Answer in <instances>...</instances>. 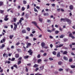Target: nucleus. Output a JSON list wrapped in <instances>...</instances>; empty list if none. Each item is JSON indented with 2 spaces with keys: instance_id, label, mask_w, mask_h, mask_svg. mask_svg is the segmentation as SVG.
Segmentation results:
<instances>
[{
  "instance_id": "f257e3e1",
  "label": "nucleus",
  "mask_w": 75,
  "mask_h": 75,
  "mask_svg": "<svg viewBox=\"0 0 75 75\" xmlns=\"http://www.w3.org/2000/svg\"><path fill=\"white\" fill-rule=\"evenodd\" d=\"M32 23L33 24H34L35 26H36V27L37 28H38V29H39V30L40 31H42V30H41L40 28V27H38V25H37V22H36L32 21Z\"/></svg>"
},
{
  "instance_id": "f03ea898",
  "label": "nucleus",
  "mask_w": 75,
  "mask_h": 75,
  "mask_svg": "<svg viewBox=\"0 0 75 75\" xmlns=\"http://www.w3.org/2000/svg\"><path fill=\"white\" fill-rule=\"evenodd\" d=\"M66 21L67 22L68 24H71V21L70 19L66 18Z\"/></svg>"
},
{
  "instance_id": "7ed1b4c3",
  "label": "nucleus",
  "mask_w": 75,
  "mask_h": 75,
  "mask_svg": "<svg viewBox=\"0 0 75 75\" xmlns=\"http://www.w3.org/2000/svg\"><path fill=\"white\" fill-rule=\"evenodd\" d=\"M28 53H29V55H33V50L31 49H29V50L28 51Z\"/></svg>"
},
{
  "instance_id": "20e7f679",
  "label": "nucleus",
  "mask_w": 75,
  "mask_h": 75,
  "mask_svg": "<svg viewBox=\"0 0 75 75\" xmlns=\"http://www.w3.org/2000/svg\"><path fill=\"white\" fill-rule=\"evenodd\" d=\"M13 24L14 25V30H15V31L16 30V29L17 28V25L16 24V23H13Z\"/></svg>"
},
{
  "instance_id": "39448f33",
  "label": "nucleus",
  "mask_w": 75,
  "mask_h": 75,
  "mask_svg": "<svg viewBox=\"0 0 75 75\" xmlns=\"http://www.w3.org/2000/svg\"><path fill=\"white\" fill-rule=\"evenodd\" d=\"M67 19V18H62L60 19L61 21H63L64 22H66V19Z\"/></svg>"
},
{
  "instance_id": "423d86ee",
  "label": "nucleus",
  "mask_w": 75,
  "mask_h": 75,
  "mask_svg": "<svg viewBox=\"0 0 75 75\" xmlns=\"http://www.w3.org/2000/svg\"><path fill=\"white\" fill-rule=\"evenodd\" d=\"M33 61L34 62V64L36 62V61H37V59H36V57H34L33 58Z\"/></svg>"
},
{
  "instance_id": "0eeeda50",
  "label": "nucleus",
  "mask_w": 75,
  "mask_h": 75,
  "mask_svg": "<svg viewBox=\"0 0 75 75\" xmlns=\"http://www.w3.org/2000/svg\"><path fill=\"white\" fill-rule=\"evenodd\" d=\"M44 66H43L42 67V66H40L39 67L40 69V71H42L43 70V69H44Z\"/></svg>"
},
{
  "instance_id": "6e6552de",
  "label": "nucleus",
  "mask_w": 75,
  "mask_h": 75,
  "mask_svg": "<svg viewBox=\"0 0 75 75\" xmlns=\"http://www.w3.org/2000/svg\"><path fill=\"white\" fill-rule=\"evenodd\" d=\"M73 7H74V6H73V5H71L70 6H69L70 10H73Z\"/></svg>"
},
{
  "instance_id": "1a4fd4ad",
  "label": "nucleus",
  "mask_w": 75,
  "mask_h": 75,
  "mask_svg": "<svg viewBox=\"0 0 75 75\" xmlns=\"http://www.w3.org/2000/svg\"><path fill=\"white\" fill-rule=\"evenodd\" d=\"M19 54H17L15 55V57L16 58H18L19 57Z\"/></svg>"
},
{
  "instance_id": "9d476101",
  "label": "nucleus",
  "mask_w": 75,
  "mask_h": 75,
  "mask_svg": "<svg viewBox=\"0 0 75 75\" xmlns=\"http://www.w3.org/2000/svg\"><path fill=\"white\" fill-rule=\"evenodd\" d=\"M62 64H63V62L61 61H59L58 62V64L59 65H62Z\"/></svg>"
},
{
  "instance_id": "9b49d317",
  "label": "nucleus",
  "mask_w": 75,
  "mask_h": 75,
  "mask_svg": "<svg viewBox=\"0 0 75 75\" xmlns=\"http://www.w3.org/2000/svg\"><path fill=\"white\" fill-rule=\"evenodd\" d=\"M3 5H4V3H3V2L0 1V6H3Z\"/></svg>"
},
{
  "instance_id": "f8f14e48",
  "label": "nucleus",
  "mask_w": 75,
  "mask_h": 75,
  "mask_svg": "<svg viewBox=\"0 0 75 75\" xmlns=\"http://www.w3.org/2000/svg\"><path fill=\"white\" fill-rule=\"evenodd\" d=\"M41 45L42 47H44L45 46V43L44 42H42L41 44Z\"/></svg>"
},
{
  "instance_id": "ddd939ff",
  "label": "nucleus",
  "mask_w": 75,
  "mask_h": 75,
  "mask_svg": "<svg viewBox=\"0 0 75 75\" xmlns=\"http://www.w3.org/2000/svg\"><path fill=\"white\" fill-rule=\"evenodd\" d=\"M63 59L64 60H65V61H68V58L66 57H63Z\"/></svg>"
},
{
  "instance_id": "4468645a",
  "label": "nucleus",
  "mask_w": 75,
  "mask_h": 75,
  "mask_svg": "<svg viewBox=\"0 0 75 75\" xmlns=\"http://www.w3.org/2000/svg\"><path fill=\"white\" fill-rule=\"evenodd\" d=\"M44 16H48L49 15V14H48V13H45L44 14H43Z\"/></svg>"
},
{
  "instance_id": "2eb2a0df",
  "label": "nucleus",
  "mask_w": 75,
  "mask_h": 75,
  "mask_svg": "<svg viewBox=\"0 0 75 75\" xmlns=\"http://www.w3.org/2000/svg\"><path fill=\"white\" fill-rule=\"evenodd\" d=\"M60 52H58L57 54V57H60Z\"/></svg>"
},
{
  "instance_id": "dca6fc26",
  "label": "nucleus",
  "mask_w": 75,
  "mask_h": 75,
  "mask_svg": "<svg viewBox=\"0 0 75 75\" xmlns=\"http://www.w3.org/2000/svg\"><path fill=\"white\" fill-rule=\"evenodd\" d=\"M22 32L23 34H24V33H26V31L25 30H23Z\"/></svg>"
},
{
  "instance_id": "f3484780",
  "label": "nucleus",
  "mask_w": 75,
  "mask_h": 75,
  "mask_svg": "<svg viewBox=\"0 0 75 75\" xmlns=\"http://www.w3.org/2000/svg\"><path fill=\"white\" fill-rule=\"evenodd\" d=\"M22 20H24V19L23 17L21 18V19L19 20V22H20V23H21V22H22Z\"/></svg>"
},
{
  "instance_id": "a211bd4d",
  "label": "nucleus",
  "mask_w": 75,
  "mask_h": 75,
  "mask_svg": "<svg viewBox=\"0 0 75 75\" xmlns=\"http://www.w3.org/2000/svg\"><path fill=\"white\" fill-rule=\"evenodd\" d=\"M5 47V45L4 44L2 45V46L1 47L0 49H1V48H4Z\"/></svg>"
},
{
  "instance_id": "6ab92c4d",
  "label": "nucleus",
  "mask_w": 75,
  "mask_h": 75,
  "mask_svg": "<svg viewBox=\"0 0 75 75\" xmlns=\"http://www.w3.org/2000/svg\"><path fill=\"white\" fill-rule=\"evenodd\" d=\"M13 37H14V35H10L9 36V38H10V39H11H11H12V38H13Z\"/></svg>"
},
{
  "instance_id": "aec40b11",
  "label": "nucleus",
  "mask_w": 75,
  "mask_h": 75,
  "mask_svg": "<svg viewBox=\"0 0 75 75\" xmlns=\"http://www.w3.org/2000/svg\"><path fill=\"white\" fill-rule=\"evenodd\" d=\"M42 20H43L42 19L40 18H39V21H40L41 23H42Z\"/></svg>"
},
{
  "instance_id": "412c9836",
  "label": "nucleus",
  "mask_w": 75,
  "mask_h": 75,
  "mask_svg": "<svg viewBox=\"0 0 75 75\" xmlns=\"http://www.w3.org/2000/svg\"><path fill=\"white\" fill-rule=\"evenodd\" d=\"M68 53V52H67V51H64L63 53V54L64 55H65V54H67V53Z\"/></svg>"
},
{
  "instance_id": "4be33fe9",
  "label": "nucleus",
  "mask_w": 75,
  "mask_h": 75,
  "mask_svg": "<svg viewBox=\"0 0 75 75\" xmlns=\"http://www.w3.org/2000/svg\"><path fill=\"white\" fill-rule=\"evenodd\" d=\"M25 17L26 18H27V19L29 17H28V15H27V14H26L25 15Z\"/></svg>"
},
{
  "instance_id": "5701e85b",
  "label": "nucleus",
  "mask_w": 75,
  "mask_h": 75,
  "mask_svg": "<svg viewBox=\"0 0 75 75\" xmlns=\"http://www.w3.org/2000/svg\"><path fill=\"white\" fill-rule=\"evenodd\" d=\"M47 23H51V21L50 19H47Z\"/></svg>"
},
{
  "instance_id": "b1692460",
  "label": "nucleus",
  "mask_w": 75,
  "mask_h": 75,
  "mask_svg": "<svg viewBox=\"0 0 75 75\" xmlns=\"http://www.w3.org/2000/svg\"><path fill=\"white\" fill-rule=\"evenodd\" d=\"M38 67V65L37 64H35V65L33 66V67L34 68H36V67Z\"/></svg>"
},
{
  "instance_id": "393cba45",
  "label": "nucleus",
  "mask_w": 75,
  "mask_h": 75,
  "mask_svg": "<svg viewBox=\"0 0 75 75\" xmlns=\"http://www.w3.org/2000/svg\"><path fill=\"white\" fill-rule=\"evenodd\" d=\"M64 37V35H62L60 36V38H63Z\"/></svg>"
},
{
  "instance_id": "a878e982",
  "label": "nucleus",
  "mask_w": 75,
  "mask_h": 75,
  "mask_svg": "<svg viewBox=\"0 0 75 75\" xmlns=\"http://www.w3.org/2000/svg\"><path fill=\"white\" fill-rule=\"evenodd\" d=\"M47 31L48 32H49V33H52V31L49 29L47 30Z\"/></svg>"
},
{
  "instance_id": "bb28decb",
  "label": "nucleus",
  "mask_w": 75,
  "mask_h": 75,
  "mask_svg": "<svg viewBox=\"0 0 75 75\" xmlns=\"http://www.w3.org/2000/svg\"><path fill=\"white\" fill-rule=\"evenodd\" d=\"M28 57H29V56H24V58H25V59L28 58Z\"/></svg>"
},
{
  "instance_id": "cd10ccee",
  "label": "nucleus",
  "mask_w": 75,
  "mask_h": 75,
  "mask_svg": "<svg viewBox=\"0 0 75 75\" xmlns=\"http://www.w3.org/2000/svg\"><path fill=\"white\" fill-rule=\"evenodd\" d=\"M27 30L28 31H30L31 29H30V28H27Z\"/></svg>"
},
{
  "instance_id": "c85d7f7f",
  "label": "nucleus",
  "mask_w": 75,
  "mask_h": 75,
  "mask_svg": "<svg viewBox=\"0 0 75 75\" xmlns=\"http://www.w3.org/2000/svg\"><path fill=\"white\" fill-rule=\"evenodd\" d=\"M4 10H0V12L1 14H3V13H4Z\"/></svg>"
},
{
  "instance_id": "c756f323",
  "label": "nucleus",
  "mask_w": 75,
  "mask_h": 75,
  "mask_svg": "<svg viewBox=\"0 0 75 75\" xmlns=\"http://www.w3.org/2000/svg\"><path fill=\"white\" fill-rule=\"evenodd\" d=\"M71 68H74L75 66H74V65H71L70 66Z\"/></svg>"
},
{
  "instance_id": "7c9ffc66",
  "label": "nucleus",
  "mask_w": 75,
  "mask_h": 75,
  "mask_svg": "<svg viewBox=\"0 0 75 75\" xmlns=\"http://www.w3.org/2000/svg\"><path fill=\"white\" fill-rule=\"evenodd\" d=\"M52 53L53 55H56V54H57V52L55 51L53 52Z\"/></svg>"
},
{
  "instance_id": "2f4dec72",
  "label": "nucleus",
  "mask_w": 75,
  "mask_h": 75,
  "mask_svg": "<svg viewBox=\"0 0 75 75\" xmlns=\"http://www.w3.org/2000/svg\"><path fill=\"white\" fill-rule=\"evenodd\" d=\"M25 68H26L25 69L26 72H28V69L27 67H25Z\"/></svg>"
},
{
  "instance_id": "473e14b6",
  "label": "nucleus",
  "mask_w": 75,
  "mask_h": 75,
  "mask_svg": "<svg viewBox=\"0 0 75 75\" xmlns=\"http://www.w3.org/2000/svg\"><path fill=\"white\" fill-rule=\"evenodd\" d=\"M69 62H72V59L70 58L69 60Z\"/></svg>"
},
{
  "instance_id": "72a5a7b5",
  "label": "nucleus",
  "mask_w": 75,
  "mask_h": 75,
  "mask_svg": "<svg viewBox=\"0 0 75 75\" xmlns=\"http://www.w3.org/2000/svg\"><path fill=\"white\" fill-rule=\"evenodd\" d=\"M21 63V60H20L18 62L17 64L18 65H20V64Z\"/></svg>"
},
{
  "instance_id": "f704fd0d",
  "label": "nucleus",
  "mask_w": 75,
  "mask_h": 75,
  "mask_svg": "<svg viewBox=\"0 0 75 75\" xmlns=\"http://www.w3.org/2000/svg\"><path fill=\"white\" fill-rule=\"evenodd\" d=\"M16 20H17V18H13V21H14L15 22H16Z\"/></svg>"
},
{
  "instance_id": "c9c22d12",
  "label": "nucleus",
  "mask_w": 75,
  "mask_h": 75,
  "mask_svg": "<svg viewBox=\"0 0 75 75\" xmlns=\"http://www.w3.org/2000/svg\"><path fill=\"white\" fill-rule=\"evenodd\" d=\"M23 4H27V1H26L24 0L23 1Z\"/></svg>"
},
{
  "instance_id": "e433bc0d",
  "label": "nucleus",
  "mask_w": 75,
  "mask_h": 75,
  "mask_svg": "<svg viewBox=\"0 0 75 75\" xmlns=\"http://www.w3.org/2000/svg\"><path fill=\"white\" fill-rule=\"evenodd\" d=\"M41 61V59H39L38 60V63H39V62H40Z\"/></svg>"
},
{
  "instance_id": "4c0bfd02",
  "label": "nucleus",
  "mask_w": 75,
  "mask_h": 75,
  "mask_svg": "<svg viewBox=\"0 0 75 75\" xmlns=\"http://www.w3.org/2000/svg\"><path fill=\"white\" fill-rule=\"evenodd\" d=\"M40 57H41V55L40 54H38L37 56V58H40Z\"/></svg>"
},
{
  "instance_id": "58836bf2",
  "label": "nucleus",
  "mask_w": 75,
  "mask_h": 75,
  "mask_svg": "<svg viewBox=\"0 0 75 75\" xmlns=\"http://www.w3.org/2000/svg\"><path fill=\"white\" fill-rule=\"evenodd\" d=\"M63 45H64L60 44V45H59V48H61V47H62V46H63Z\"/></svg>"
},
{
  "instance_id": "ea45409f",
  "label": "nucleus",
  "mask_w": 75,
  "mask_h": 75,
  "mask_svg": "<svg viewBox=\"0 0 75 75\" xmlns=\"http://www.w3.org/2000/svg\"><path fill=\"white\" fill-rule=\"evenodd\" d=\"M55 34H58V33H59V31L58 30H56L55 31Z\"/></svg>"
},
{
  "instance_id": "a19ab883",
  "label": "nucleus",
  "mask_w": 75,
  "mask_h": 75,
  "mask_svg": "<svg viewBox=\"0 0 75 75\" xmlns=\"http://www.w3.org/2000/svg\"><path fill=\"white\" fill-rule=\"evenodd\" d=\"M20 23L21 25L22 24V23H21H21H20V21H19L17 23V24L18 25H19V24H20Z\"/></svg>"
},
{
  "instance_id": "79ce46f5",
  "label": "nucleus",
  "mask_w": 75,
  "mask_h": 75,
  "mask_svg": "<svg viewBox=\"0 0 75 75\" xmlns=\"http://www.w3.org/2000/svg\"><path fill=\"white\" fill-rule=\"evenodd\" d=\"M64 42H66V41H68V40L66 38H64Z\"/></svg>"
},
{
  "instance_id": "37998d69",
  "label": "nucleus",
  "mask_w": 75,
  "mask_h": 75,
  "mask_svg": "<svg viewBox=\"0 0 75 75\" xmlns=\"http://www.w3.org/2000/svg\"><path fill=\"white\" fill-rule=\"evenodd\" d=\"M39 69V68H38V67H36L35 71H37Z\"/></svg>"
},
{
  "instance_id": "c03bdc74",
  "label": "nucleus",
  "mask_w": 75,
  "mask_h": 75,
  "mask_svg": "<svg viewBox=\"0 0 75 75\" xmlns=\"http://www.w3.org/2000/svg\"><path fill=\"white\" fill-rule=\"evenodd\" d=\"M17 50L18 52H20V51H21V50L20 49H17Z\"/></svg>"
},
{
  "instance_id": "a18cd8bd",
  "label": "nucleus",
  "mask_w": 75,
  "mask_h": 75,
  "mask_svg": "<svg viewBox=\"0 0 75 75\" xmlns=\"http://www.w3.org/2000/svg\"><path fill=\"white\" fill-rule=\"evenodd\" d=\"M15 60V58H13L11 60V61H14Z\"/></svg>"
},
{
  "instance_id": "49530a36",
  "label": "nucleus",
  "mask_w": 75,
  "mask_h": 75,
  "mask_svg": "<svg viewBox=\"0 0 75 75\" xmlns=\"http://www.w3.org/2000/svg\"><path fill=\"white\" fill-rule=\"evenodd\" d=\"M34 10L35 11L37 12V13H38V11H37V9L35 8H34Z\"/></svg>"
},
{
  "instance_id": "de8ad7c7",
  "label": "nucleus",
  "mask_w": 75,
  "mask_h": 75,
  "mask_svg": "<svg viewBox=\"0 0 75 75\" xmlns=\"http://www.w3.org/2000/svg\"><path fill=\"white\" fill-rule=\"evenodd\" d=\"M25 10V8L24 7H22V11H24Z\"/></svg>"
},
{
  "instance_id": "09e8293b",
  "label": "nucleus",
  "mask_w": 75,
  "mask_h": 75,
  "mask_svg": "<svg viewBox=\"0 0 75 75\" xmlns=\"http://www.w3.org/2000/svg\"><path fill=\"white\" fill-rule=\"evenodd\" d=\"M29 37L28 36H26L25 37V40H28V39H29Z\"/></svg>"
},
{
  "instance_id": "8fccbe9b",
  "label": "nucleus",
  "mask_w": 75,
  "mask_h": 75,
  "mask_svg": "<svg viewBox=\"0 0 75 75\" xmlns=\"http://www.w3.org/2000/svg\"><path fill=\"white\" fill-rule=\"evenodd\" d=\"M28 46H30L31 45V43H28L27 45Z\"/></svg>"
},
{
  "instance_id": "3c124183",
  "label": "nucleus",
  "mask_w": 75,
  "mask_h": 75,
  "mask_svg": "<svg viewBox=\"0 0 75 75\" xmlns=\"http://www.w3.org/2000/svg\"><path fill=\"white\" fill-rule=\"evenodd\" d=\"M59 30L61 31H62V29L61 28V27H59Z\"/></svg>"
},
{
  "instance_id": "603ef678",
  "label": "nucleus",
  "mask_w": 75,
  "mask_h": 75,
  "mask_svg": "<svg viewBox=\"0 0 75 75\" xmlns=\"http://www.w3.org/2000/svg\"><path fill=\"white\" fill-rule=\"evenodd\" d=\"M59 71H63V69H59Z\"/></svg>"
},
{
  "instance_id": "864d4df0",
  "label": "nucleus",
  "mask_w": 75,
  "mask_h": 75,
  "mask_svg": "<svg viewBox=\"0 0 75 75\" xmlns=\"http://www.w3.org/2000/svg\"><path fill=\"white\" fill-rule=\"evenodd\" d=\"M4 20L5 21H7L8 20V18H4Z\"/></svg>"
},
{
  "instance_id": "5fc2aeb1",
  "label": "nucleus",
  "mask_w": 75,
  "mask_h": 75,
  "mask_svg": "<svg viewBox=\"0 0 75 75\" xmlns=\"http://www.w3.org/2000/svg\"><path fill=\"white\" fill-rule=\"evenodd\" d=\"M57 11H61V9L60 8H58L57 9Z\"/></svg>"
},
{
  "instance_id": "6e6d98bb",
  "label": "nucleus",
  "mask_w": 75,
  "mask_h": 75,
  "mask_svg": "<svg viewBox=\"0 0 75 75\" xmlns=\"http://www.w3.org/2000/svg\"><path fill=\"white\" fill-rule=\"evenodd\" d=\"M13 67H15V68H17V66L15 64L13 65Z\"/></svg>"
},
{
  "instance_id": "4d7b16f0",
  "label": "nucleus",
  "mask_w": 75,
  "mask_h": 75,
  "mask_svg": "<svg viewBox=\"0 0 75 75\" xmlns=\"http://www.w3.org/2000/svg\"><path fill=\"white\" fill-rule=\"evenodd\" d=\"M50 38L51 39H52V38H53V37H52V36L50 35Z\"/></svg>"
},
{
  "instance_id": "13d9d810",
  "label": "nucleus",
  "mask_w": 75,
  "mask_h": 75,
  "mask_svg": "<svg viewBox=\"0 0 75 75\" xmlns=\"http://www.w3.org/2000/svg\"><path fill=\"white\" fill-rule=\"evenodd\" d=\"M72 33H70L69 34V37H71V36H72Z\"/></svg>"
},
{
  "instance_id": "bf43d9fd",
  "label": "nucleus",
  "mask_w": 75,
  "mask_h": 75,
  "mask_svg": "<svg viewBox=\"0 0 75 75\" xmlns=\"http://www.w3.org/2000/svg\"><path fill=\"white\" fill-rule=\"evenodd\" d=\"M49 59H50V61H52V60H53V59L51 58H49Z\"/></svg>"
},
{
  "instance_id": "052dcab7",
  "label": "nucleus",
  "mask_w": 75,
  "mask_h": 75,
  "mask_svg": "<svg viewBox=\"0 0 75 75\" xmlns=\"http://www.w3.org/2000/svg\"><path fill=\"white\" fill-rule=\"evenodd\" d=\"M21 59H22V57H21L19 58V59H18V60H19V61H21Z\"/></svg>"
},
{
  "instance_id": "680f3d73",
  "label": "nucleus",
  "mask_w": 75,
  "mask_h": 75,
  "mask_svg": "<svg viewBox=\"0 0 75 75\" xmlns=\"http://www.w3.org/2000/svg\"><path fill=\"white\" fill-rule=\"evenodd\" d=\"M20 44V42H18L16 44V45H18Z\"/></svg>"
},
{
  "instance_id": "e2e57ef3",
  "label": "nucleus",
  "mask_w": 75,
  "mask_h": 75,
  "mask_svg": "<svg viewBox=\"0 0 75 75\" xmlns=\"http://www.w3.org/2000/svg\"><path fill=\"white\" fill-rule=\"evenodd\" d=\"M43 56H46L47 55V53H44L43 54Z\"/></svg>"
},
{
  "instance_id": "0e129e2a",
  "label": "nucleus",
  "mask_w": 75,
  "mask_h": 75,
  "mask_svg": "<svg viewBox=\"0 0 75 75\" xmlns=\"http://www.w3.org/2000/svg\"><path fill=\"white\" fill-rule=\"evenodd\" d=\"M50 47H51V48H52V47H53V45H52V44H51L50 45Z\"/></svg>"
},
{
  "instance_id": "69168bd1",
  "label": "nucleus",
  "mask_w": 75,
  "mask_h": 75,
  "mask_svg": "<svg viewBox=\"0 0 75 75\" xmlns=\"http://www.w3.org/2000/svg\"><path fill=\"white\" fill-rule=\"evenodd\" d=\"M36 8L38 9H40V7H38V6H36Z\"/></svg>"
},
{
  "instance_id": "338daca9",
  "label": "nucleus",
  "mask_w": 75,
  "mask_h": 75,
  "mask_svg": "<svg viewBox=\"0 0 75 75\" xmlns=\"http://www.w3.org/2000/svg\"><path fill=\"white\" fill-rule=\"evenodd\" d=\"M30 36H31V37H33V34H30Z\"/></svg>"
},
{
  "instance_id": "774afa93",
  "label": "nucleus",
  "mask_w": 75,
  "mask_h": 75,
  "mask_svg": "<svg viewBox=\"0 0 75 75\" xmlns=\"http://www.w3.org/2000/svg\"><path fill=\"white\" fill-rule=\"evenodd\" d=\"M71 54L72 55H75V54H74L73 52H72L71 53Z\"/></svg>"
}]
</instances>
